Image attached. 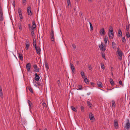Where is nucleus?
Segmentation results:
<instances>
[{
    "instance_id": "nucleus-1",
    "label": "nucleus",
    "mask_w": 130,
    "mask_h": 130,
    "mask_svg": "<svg viewBox=\"0 0 130 130\" xmlns=\"http://www.w3.org/2000/svg\"><path fill=\"white\" fill-rule=\"evenodd\" d=\"M125 128L127 130L129 129L130 127V124L129 121L128 119H127L126 121L125 125L124 126Z\"/></svg>"
},
{
    "instance_id": "nucleus-2",
    "label": "nucleus",
    "mask_w": 130,
    "mask_h": 130,
    "mask_svg": "<svg viewBox=\"0 0 130 130\" xmlns=\"http://www.w3.org/2000/svg\"><path fill=\"white\" fill-rule=\"evenodd\" d=\"M117 50L119 58L121 60L122 58V52L119 48H117Z\"/></svg>"
},
{
    "instance_id": "nucleus-3",
    "label": "nucleus",
    "mask_w": 130,
    "mask_h": 130,
    "mask_svg": "<svg viewBox=\"0 0 130 130\" xmlns=\"http://www.w3.org/2000/svg\"><path fill=\"white\" fill-rule=\"evenodd\" d=\"M51 38L52 41H54V34L53 29H52L51 32Z\"/></svg>"
},
{
    "instance_id": "nucleus-4",
    "label": "nucleus",
    "mask_w": 130,
    "mask_h": 130,
    "mask_svg": "<svg viewBox=\"0 0 130 130\" xmlns=\"http://www.w3.org/2000/svg\"><path fill=\"white\" fill-rule=\"evenodd\" d=\"M99 48L101 50L103 51H105L106 49L104 44L102 43H101L100 45L99 46Z\"/></svg>"
},
{
    "instance_id": "nucleus-5",
    "label": "nucleus",
    "mask_w": 130,
    "mask_h": 130,
    "mask_svg": "<svg viewBox=\"0 0 130 130\" xmlns=\"http://www.w3.org/2000/svg\"><path fill=\"white\" fill-rule=\"evenodd\" d=\"M109 36L110 39L112 38L113 36V30H110L109 32Z\"/></svg>"
},
{
    "instance_id": "nucleus-6",
    "label": "nucleus",
    "mask_w": 130,
    "mask_h": 130,
    "mask_svg": "<svg viewBox=\"0 0 130 130\" xmlns=\"http://www.w3.org/2000/svg\"><path fill=\"white\" fill-rule=\"evenodd\" d=\"M4 20L3 13L2 9H0V20L1 21H3Z\"/></svg>"
},
{
    "instance_id": "nucleus-7",
    "label": "nucleus",
    "mask_w": 130,
    "mask_h": 130,
    "mask_svg": "<svg viewBox=\"0 0 130 130\" xmlns=\"http://www.w3.org/2000/svg\"><path fill=\"white\" fill-rule=\"evenodd\" d=\"M89 117L90 119L92 122L94 121L95 119L94 118L93 115L92 113H91L89 114Z\"/></svg>"
},
{
    "instance_id": "nucleus-8",
    "label": "nucleus",
    "mask_w": 130,
    "mask_h": 130,
    "mask_svg": "<svg viewBox=\"0 0 130 130\" xmlns=\"http://www.w3.org/2000/svg\"><path fill=\"white\" fill-rule=\"evenodd\" d=\"M27 12L28 15H31V7L30 6H28L27 8Z\"/></svg>"
},
{
    "instance_id": "nucleus-9",
    "label": "nucleus",
    "mask_w": 130,
    "mask_h": 130,
    "mask_svg": "<svg viewBox=\"0 0 130 130\" xmlns=\"http://www.w3.org/2000/svg\"><path fill=\"white\" fill-rule=\"evenodd\" d=\"M35 48L37 54L39 55L40 53L41 49L39 47L35 46Z\"/></svg>"
},
{
    "instance_id": "nucleus-10",
    "label": "nucleus",
    "mask_w": 130,
    "mask_h": 130,
    "mask_svg": "<svg viewBox=\"0 0 130 130\" xmlns=\"http://www.w3.org/2000/svg\"><path fill=\"white\" fill-rule=\"evenodd\" d=\"M26 68L28 71L29 72L30 70V63H28L26 65Z\"/></svg>"
},
{
    "instance_id": "nucleus-11",
    "label": "nucleus",
    "mask_w": 130,
    "mask_h": 130,
    "mask_svg": "<svg viewBox=\"0 0 130 130\" xmlns=\"http://www.w3.org/2000/svg\"><path fill=\"white\" fill-rule=\"evenodd\" d=\"M70 65L71 69L72 70V72L73 73H74V72L75 71V67L71 63H70Z\"/></svg>"
},
{
    "instance_id": "nucleus-12",
    "label": "nucleus",
    "mask_w": 130,
    "mask_h": 130,
    "mask_svg": "<svg viewBox=\"0 0 130 130\" xmlns=\"http://www.w3.org/2000/svg\"><path fill=\"white\" fill-rule=\"evenodd\" d=\"M27 103L29 105L30 109H31L33 107V106L31 102L29 100H27Z\"/></svg>"
},
{
    "instance_id": "nucleus-13",
    "label": "nucleus",
    "mask_w": 130,
    "mask_h": 130,
    "mask_svg": "<svg viewBox=\"0 0 130 130\" xmlns=\"http://www.w3.org/2000/svg\"><path fill=\"white\" fill-rule=\"evenodd\" d=\"M33 67L35 69V71L36 72H38L39 71V68L37 67V66L36 65H34L33 66Z\"/></svg>"
},
{
    "instance_id": "nucleus-14",
    "label": "nucleus",
    "mask_w": 130,
    "mask_h": 130,
    "mask_svg": "<svg viewBox=\"0 0 130 130\" xmlns=\"http://www.w3.org/2000/svg\"><path fill=\"white\" fill-rule=\"evenodd\" d=\"M18 57L22 61L23 60V57L22 54L20 53H18Z\"/></svg>"
},
{
    "instance_id": "nucleus-15",
    "label": "nucleus",
    "mask_w": 130,
    "mask_h": 130,
    "mask_svg": "<svg viewBox=\"0 0 130 130\" xmlns=\"http://www.w3.org/2000/svg\"><path fill=\"white\" fill-rule=\"evenodd\" d=\"M26 44V47L25 48L26 50H27L29 48V42L27 41H26L25 43Z\"/></svg>"
},
{
    "instance_id": "nucleus-16",
    "label": "nucleus",
    "mask_w": 130,
    "mask_h": 130,
    "mask_svg": "<svg viewBox=\"0 0 130 130\" xmlns=\"http://www.w3.org/2000/svg\"><path fill=\"white\" fill-rule=\"evenodd\" d=\"M114 126L116 128H117L118 127V124L117 120H116L114 121Z\"/></svg>"
},
{
    "instance_id": "nucleus-17",
    "label": "nucleus",
    "mask_w": 130,
    "mask_h": 130,
    "mask_svg": "<svg viewBox=\"0 0 130 130\" xmlns=\"http://www.w3.org/2000/svg\"><path fill=\"white\" fill-rule=\"evenodd\" d=\"M0 96L1 98H3V97L2 91L1 87L0 86Z\"/></svg>"
},
{
    "instance_id": "nucleus-18",
    "label": "nucleus",
    "mask_w": 130,
    "mask_h": 130,
    "mask_svg": "<svg viewBox=\"0 0 130 130\" xmlns=\"http://www.w3.org/2000/svg\"><path fill=\"white\" fill-rule=\"evenodd\" d=\"M32 28L31 27V29H34L36 28V24L35 21H33L32 22Z\"/></svg>"
},
{
    "instance_id": "nucleus-19",
    "label": "nucleus",
    "mask_w": 130,
    "mask_h": 130,
    "mask_svg": "<svg viewBox=\"0 0 130 130\" xmlns=\"http://www.w3.org/2000/svg\"><path fill=\"white\" fill-rule=\"evenodd\" d=\"M80 74L83 78H84L86 77V76L84 75V73L83 71H81L80 72Z\"/></svg>"
},
{
    "instance_id": "nucleus-20",
    "label": "nucleus",
    "mask_w": 130,
    "mask_h": 130,
    "mask_svg": "<svg viewBox=\"0 0 130 130\" xmlns=\"http://www.w3.org/2000/svg\"><path fill=\"white\" fill-rule=\"evenodd\" d=\"M118 34H119L118 36L119 37H121L122 36V32L121 31V30L119 29L118 30Z\"/></svg>"
},
{
    "instance_id": "nucleus-21",
    "label": "nucleus",
    "mask_w": 130,
    "mask_h": 130,
    "mask_svg": "<svg viewBox=\"0 0 130 130\" xmlns=\"http://www.w3.org/2000/svg\"><path fill=\"white\" fill-rule=\"evenodd\" d=\"M33 45L35 47L36 46V41L35 38H34L33 40Z\"/></svg>"
},
{
    "instance_id": "nucleus-22",
    "label": "nucleus",
    "mask_w": 130,
    "mask_h": 130,
    "mask_svg": "<svg viewBox=\"0 0 130 130\" xmlns=\"http://www.w3.org/2000/svg\"><path fill=\"white\" fill-rule=\"evenodd\" d=\"M97 84L98 86L99 87H101L102 86V83L100 82H99L97 83Z\"/></svg>"
},
{
    "instance_id": "nucleus-23",
    "label": "nucleus",
    "mask_w": 130,
    "mask_h": 130,
    "mask_svg": "<svg viewBox=\"0 0 130 130\" xmlns=\"http://www.w3.org/2000/svg\"><path fill=\"white\" fill-rule=\"evenodd\" d=\"M18 13L19 15L22 14V9L20 8H19L18 10Z\"/></svg>"
},
{
    "instance_id": "nucleus-24",
    "label": "nucleus",
    "mask_w": 130,
    "mask_h": 130,
    "mask_svg": "<svg viewBox=\"0 0 130 130\" xmlns=\"http://www.w3.org/2000/svg\"><path fill=\"white\" fill-rule=\"evenodd\" d=\"M122 41L123 43H125L126 42V40L125 37H122Z\"/></svg>"
},
{
    "instance_id": "nucleus-25",
    "label": "nucleus",
    "mask_w": 130,
    "mask_h": 130,
    "mask_svg": "<svg viewBox=\"0 0 130 130\" xmlns=\"http://www.w3.org/2000/svg\"><path fill=\"white\" fill-rule=\"evenodd\" d=\"M108 41V37L107 36H106L104 38V41L105 43H106Z\"/></svg>"
},
{
    "instance_id": "nucleus-26",
    "label": "nucleus",
    "mask_w": 130,
    "mask_h": 130,
    "mask_svg": "<svg viewBox=\"0 0 130 130\" xmlns=\"http://www.w3.org/2000/svg\"><path fill=\"white\" fill-rule=\"evenodd\" d=\"M100 33V34H101V33H102V34L103 35L105 34V31L104 28H103L101 29Z\"/></svg>"
},
{
    "instance_id": "nucleus-27",
    "label": "nucleus",
    "mask_w": 130,
    "mask_h": 130,
    "mask_svg": "<svg viewBox=\"0 0 130 130\" xmlns=\"http://www.w3.org/2000/svg\"><path fill=\"white\" fill-rule=\"evenodd\" d=\"M110 83L111 85H113L114 84V82L113 80L111 78H110Z\"/></svg>"
},
{
    "instance_id": "nucleus-28",
    "label": "nucleus",
    "mask_w": 130,
    "mask_h": 130,
    "mask_svg": "<svg viewBox=\"0 0 130 130\" xmlns=\"http://www.w3.org/2000/svg\"><path fill=\"white\" fill-rule=\"evenodd\" d=\"M84 78V82H85V83L87 84L88 83V80L87 79V78H86V77Z\"/></svg>"
},
{
    "instance_id": "nucleus-29",
    "label": "nucleus",
    "mask_w": 130,
    "mask_h": 130,
    "mask_svg": "<svg viewBox=\"0 0 130 130\" xmlns=\"http://www.w3.org/2000/svg\"><path fill=\"white\" fill-rule=\"evenodd\" d=\"M112 106H114L115 107L116 106V104L115 101L114 100H112Z\"/></svg>"
},
{
    "instance_id": "nucleus-30",
    "label": "nucleus",
    "mask_w": 130,
    "mask_h": 130,
    "mask_svg": "<svg viewBox=\"0 0 130 130\" xmlns=\"http://www.w3.org/2000/svg\"><path fill=\"white\" fill-rule=\"evenodd\" d=\"M71 109L75 112H76L77 111V110L73 106H71Z\"/></svg>"
},
{
    "instance_id": "nucleus-31",
    "label": "nucleus",
    "mask_w": 130,
    "mask_h": 130,
    "mask_svg": "<svg viewBox=\"0 0 130 130\" xmlns=\"http://www.w3.org/2000/svg\"><path fill=\"white\" fill-rule=\"evenodd\" d=\"M39 79L40 77L39 75L37 76L36 78V77H35V80L37 81H38L39 80Z\"/></svg>"
},
{
    "instance_id": "nucleus-32",
    "label": "nucleus",
    "mask_w": 130,
    "mask_h": 130,
    "mask_svg": "<svg viewBox=\"0 0 130 130\" xmlns=\"http://www.w3.org/2000/svg\"><path fill=\"white\" fill-rule=\"evenodd\" d=\"M129 25L128 24L126 25V30L127 31H129Z\"/></svg>"
},
{
    "instance_id": "nucleus-33",
    "label": "nucleus",
    "mask_w": 130,
    "mask_h": 130,
    "mask_svg": "<svg viewBox=\"0 0 130 130\" xmlns=\"http://www.w3.org/2000/svg\"><path fill=\"white\" fill-rule=\"evenodd\" d=\"M126 36L128 38H129L130 37V35L129 33L127 31L126 33Z\"/></svg>"
},
{
    "instance_id": "nucleus-34",
    "label": "nucleus",
    "mask_w": 130,
    "mask_h": 130,
    "mask_svg": "<svg viewBox=\"0 0 130 130\" xmlns=\"http://www.w3.org/2000/svg\"><path fill=\"white\" fill-rule=\"evenodd\" d=\"M89 24L90 27V30L91 31L93 29V26L91 23L90 22H89Z\"/></svg>"
},
{
    "instance_id": "nucleus-35",
    "label": "nucleus",
    "mask_w": 130,
    "mask_h": 130,
    "mask_svg": "<svg viewBox=\"0 0 130 130\" xmlns=\"http://www.w3.org/2000/svg\"><path fill=\"white\" fill-rule=\"evenodd\" d=\"M26 0H22V3L23 5H26Z\"/></svg>"
},
{
    "instance_id": "nucleus-36",
    "label": "nucleus",
    "mask_w": 130,
    "mask_h": 130,
    "mask_svg": "<svg viewBox=\"0 0 130 130\" xmlns=\"http://www.w3.org/2000/svg\"><path fill=\"white\" fill-rule=\"evenodd\" d=\"M31 34L32 36L34 35V29H31Z\"/></svg>"
},
{
    "instance_id": "nucleus-37",
    "label": "nucleus",
    "mask_w": 130,
    "mask_h": 130,
    "mask_svg": "<svg viewBox=\"0 0 130 130\" xmlns=\"http://www.w3.org/2000/svg\"><path fill=\"white\" fill-rule=\"evenodd\" d=\"M87 102L88 105L89 106V107H91L92 104H91L90 103L89 101H87Z\"/></svg>"
},
{
    "instance_id": "nucleus-38",
    "label": "nucleus",
    "mask_w": 130,
    "mask_h": 130,
    "mask_svg": "<svg viewBox=\"0 0 130 130\" xmlns=\"http://www.w3.org/2000/svg\"><path fill=\"white\" fill-rule=\"evenodd\" d=\"M101 66L102 69H105V67L104 64H101Z\"/></svg>"
},
{
    "instance_id": "nucleus-39",
    "label": "nucleus",
    "mask_w": 130,
    "mask_h": 130,
    "mask_svg": "<svg viewBox=\"0 0 130 130\" xmlns=\"http://www.w3.org/2000/svg\"><path fill=\"white\" fill-rule=\"evenodd\" d=\"M80 108L82 111L83 112L84 110V107L82 106L80 107Z\"/></svg>"
},
{
    "instance_id": "nucleus-40",
    "label": "nucleus",
    "mask_w": 130,
    "mask_h": 130,
    "mask_svg": "<svg viewBox=\"0 0 130 130\" xmlns=\"http://www.w3.org/2000/svg\"><path fill=\"white\" fill-rule=\"evenodd\" d=\"M78 88L80 90H81L82 89V86L81 85H79L78 86Z\"/></svg>"
},
{
    "instance_id": "nucleus-41",
    "label": "nucleus",
    "mask_w": 130,
    "mask_h": 130,
    "mask_svg": "<svg viewBox=\"0 0 130 130\" xmlns=\"http://www.w3.org/2000/svg\"><path fill=\"white\" fill-rule=\"evenodd\" d=\"M29 91L31 93H33V91L32 90V89L31 88H29Z\"/></svg>"
},
{
    "instance_id": "nucleus-42",
    "label": "nucleus",
    "mask_w": 130,
    "mask_h": 130,
    "mask_svg": "<svg viewBox=\"0 0 130 130\" xmlns=\"http://www.w3.org/2000/svg\"><path fill=\"white\" fill-rule=\"evenodd\" d=\"M19 27L20 30H22V26L21 25V24H19Z\"/></svg>"
},
{
    "instance_id": "nucleus-43",
    "label": "nucleus",
    "mask_w": 130,
    "mask_h": 130,
    "mask_svg": "<svg viewBox=\"0 0 130 130\" xmlns=\"http://www.w3.org/2000/svg\"><path fill=\"white\" fill-rule=\"evenodd\" d=\"M70 4V0H67V5L69 6Z\"/></svg>"
},
{
    "instance_id": "nucleus-44",
    "label": "nucleus",
    "mask_w": 130,
    "mask_h": 130,
    "mask_svg": "<svg viewBox=\"0 0 130 130\" xmlns=\"http://www.w3.org/2000/svg\"><path fill=\"white\" fill-rule=\"evenodd\" d=\"M88 68L89 70H91L92 69V67L90 65H89L88 66Z\"/></svg>"
},
{
    "instance_id": "nucleus-45",
    "label": "nucleus",
    "mask_w": 130,
    "mask_h": 130,
    "mask_svg": "<svg viewBox=\"0 0 130 130\" xmlns=\"http://www.w3.org/2000/svg\"><path fill=\"white\" fill-rule=\"evenodd\" d=\"M102 57L104 58V59H105V60L106 59L105 58V55L104 54H103L102 55Z\"/></svg>"
},
{
    "instance_id": "nucleus-46",
    "label": "nucleus",
    "mask_w": 130,
    "mask_h": 130,
    "mask_svg": "<svg viewBox=\"0 0 130 130\" xmlns=\"http://www.w3.org/2000/svg\"><path fill=\"white\" fill-rule=\"evenodd\" d=\"M45 65L47 69H49V67H48V64H45Z\"/></svg>"
},
{
    "instance_id": "nucleus-47",
    "label": "nucleus",
    "mask_w": 130,
    "mask_h": 130,
    "mask_svg": "<svg viewBox=\"0 0 130 130\" xmlns=\"http://www.w3.org/2000/svg\"><path fill=\"white\" fill-rule=\"evenodd\" d=\"M57 83L58 84V86H60V85L61 84H60V81L59 80H58Z\"/></svg>"
},
{
    "instance_id": "nucleus-48",
    "label": "nucleus",
    "mask_w": 130,
    "mask_h": 130,
    "mask_svg": "<svg viewBox=\"0 0 130 130\" xmlns=\"http://www.w3.org/2000/svg\"><path fill=\"white\" fill-rule=\"evenodd\" d=\"M20 18L21 20H22L23 19V17L22 14L19 15Z\"/></svg>"
},
{
    "instance_id": "nucleus-49",
    "label": "nucleus",
    "mask_w": 130,
    "mask_h": 130,
    "mask_svg": "<svg viewBox=\"0 0 130 130\" xmlns=\"http://www.w3.org/2000/svg\"><path fill=\"white\" fill-rule=\"evenodd\" d=\"M112 46H113L116 45V43L115 42H113L112 43Z\"/></svg>"
},
{
    "instance_id": "nucleus-50",
    "label": "nucleus",
    "mask_w": 130,
    "mask_h": 130,
    "mask_svg": "<svg viewBox=\"0 0 130 130\" xmlns=\"http://www.w3.org/2000/svg\"><path fill=\"white\" fill-rule=\"evenodd\" d=\"M42 105L43 106H44L45 107L46 106V104L45 103H44V102H43L42 103Z\"/></svg>"
},
{
    "instance_id": "nucleus-51",
    "label": "nucleus",
    "mask_w": 130,
    "mask_h": 130,
    "mask_svg": "<svg viewBox=\"0 0 130 130\" xmlns=\"http://www.w3.org/2000/svg\"><path fill=\"white\" fill-rule=\"evenodd\" d=\"M119 84L120 85H122V82L121 80H120L119 81Z\"/></svg>"
},
{
    "instance_id": "nucleus-52",
    "label": "nucleus",
    "mask_w": 130,
    "mask_h": 130,
    "mask_svg": "<svg viewBox=\"0 0 130 130\" xmlns=\"http://www.w3.org/2000/svg\"><path fill=\"white\" fill-rule=\"evenodd\" d=\"M13 5L14 6V7L15 6V2L14 1V2H13Z\"/></svg>"
},
{
    "instance_id": "nucleus-53",
    "label": "nucleus",
    "mask_w": 130,
    "mask_h": 130,
    "mask_svg": "<svg viewBox=\"0 0 130 130\" xmlns=\"http://www.w3.org/2000/svg\"><path fill=\"white\" fill-rule=\"evenodd\" d=\"M113 70V67H111L110 68V70L111 71H111H112Z\"/></svg>"
},
{
    "instance_id": "nucleus-54",
    "label": "nucleus",
    "mask_w": 130,
    "mask_h": 130,
    "mask_svg": "<svg viewBox=\"0 0 130 130\" xmlns=\"http://www.w3.org/2000/svg\"><path fill=\"white\" fill-rule=\"evenodd\" d=\"M91 84L92 86H94V84L93 82H91Z\"/></svg>"
},
{
    "instance_id": "nucleus-55",
    "label": "nucleus",
    "mask_w": 130,
    "mask_h": 130,
    "mask_svg": "<svg viewBox=\"0 0 130 130\" xmlns=\"http://www.w3.org/2000/svg\"><path fill=\"white\" fill-rule=\"evenodd\" d=\"M72 46H73V47L74 48H76V46L75 45H74V44Z\"/></svg>"
},
{
    "instance_id": "nucleus-56",
    "label": "nucleus",
    "mask_w": 130,
    "mask_h": 130,
    "mask_svg": "<svg viewBox=\"0 0 130 130\" xmlns=\"http://www.w3.org/2000/svg\"><path fill=\"white\" fill-rule=\"evenodd\" d=\"M35 77L36 78L37 77V76H38V75H37V73H35Z\"/></svg>"
},
{
    "instance_id": "nucleus-57",
    "label": "nucleus",
    "mask_w": 130,
    "mask_h": 130,
    "mask_svg": "<svg viewBox=\"0 0 130 130\" xmlns=\"http://www.w3.org/2000/svg\"><path fill=\"white\" fill-rule=\"evenodd\" d=\"M111 74L112 75V76H113V73L112 71H111Z\"/></svg>"
},
{
    "instance_id": "nucleus-58",
    "label": "nucleus",
    "mask_w": 130,
    "mask_h": 130,
    "mask_svg": "<svg viewBox=\"0 0 130 130\" xmlns=\"http://www.w3.org/2000/svg\"><path fill=\"white\" fill-rule=\"evenodd\" d=\"M46 64H47V62H45V65Z\"/></svg>"
},
{
    "instance_id": "nucleus-59",
    "label": "nucleus",
    "mask_w": 130,
    "mask_h": 130,
    "mask_svg": "<svg viewBox=\"0 0 130 130\" xmlns=\"http://www.w3.org/2000/svg\"><path fill=\"white\" fill-rule=\"evenodd\" d=\"M79 63V61H77V64H78Z\"/></svg>"
},
{
    "instance_id": "nucleus-60",
    "label": "nucleus",
    "mask_w": 130,
    "mask_h": 130,
    "mask_svg": "<svg viewBox=\"0 0 130 130\" xmlns=\"http://www.w3.org/2000/svg\"><path fill=\"white\" fill-rule=\"evenodd\" d=\"M88 1H89V2H91V1H92V0H88Z\"/></svg>"
},
{
    "instance_id": "nucleus-61",
    "label": "nucleus",
    "mask_w": 130,
    "mask_h": 130,
    "mask_svg": "<svg viewBox=\"0 0 130 130\" xmlns=\"http://www.w3.org/2000/svg\"><path fill=\"white\" fill-rule=\"evenodd\" d=\"M130 57V55H129L128 57V58L129 59V57Z\"/></svg>"
},
{
    "instance_id": "nucleus-62",
    "label": "nucleus",
    "mask_w": 130,
    "mask_h": 130,
    "mask_svg": "<svg viewBox=\"0 0 130 130\" xmlns=\"http://www.w3.org/2000/svg\"><path fill=\"white\" fill-rule=\"evenodd\" d=\"M44 130H47V129L46 128H45Z\"/></svg>"
},
{
    "instance_id": "nucleus-63",
    "label": "nucleus",
    "mask_w": 130,
    "mask_h": 130,
    "mask_svg": "<svg viewBox=\"0 0 130 130\" xmlns=\"http://www.w3.org/2000/svg\"><path fill=\"white\" fill-rule=\"evenodd\" d=\"M90 93H88V95H90Z\"/></svg>"
},
{
    "instance_id": "nucleus-64",
    "label": "nucleus",
    "mask_w": 130,
    "mask_h": 130,
    "mask_svg": "<svg viewBox=\"0 0 130 130\" xmlns=\"http://www.w3.org/2000/svg\"><path fill=\"white\" fill-rule=\"evenodd\" d=\"M112 48H114V47L113 46H112Z\"/></svg>"
}]
</instances>
